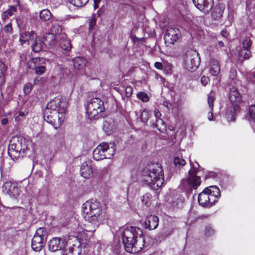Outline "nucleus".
<instances>
[{"instance_id": "obj_17", "label": "nucleus", "mask_w": 255, "mask_h": 255, "mask_svg": "<svg viewBox=\"0 0 255 255\" xmlns=\"http://www.w3.org/2000/svg\"><path fill=\"white\" fill-rule=\"evenodd\" d=\"M158 223V218L156 216L150 215L146 217L144 226L145 229L152 230L157 228Z\"/></svg>"}, {"instance_id": "obj_52", "label": "nucleus", "mask_w": 255, "mask_h": 255, "mask_svg": "<svg viewBox=\"0 0 255 255\" xmlns=\"http://www.w3.org/2000/svg\"><path fill=\"white\" fill-rule=\"evenodd\" d=\"M4 30L6 32L11 33L12 30V28L11 24L9 23L8 24H7L6 25H5L4 28Z\"/></svg>"}, {"instance_id": "obj_34", "label": "nucleus", "mask_w": 255, "mask_h": 255, "mask_svg": "<svg viewBox=\"0 0 255 255\" xmlns=\"http://www.w3.org/2000/svg\"><path fill=\"white\" fill-rule=\"evenodd\" d=\"M43 44L47 46H52L55 43L54 36L50 33L45 34L43 37Z\"/></svg>"}, {"instance_id": "obj_57", "label": "nucleus", "mask_w": 255, "mask_h": 255, "mask_svg": "<svg viewBox=\"0 0 255 255\" xmlns=\"http://www.w3.org/2000/svg\"><path fill=\"white\" fill-rule=\"evenodd\" d=\"M95 19H92L91 21L90 22V27H92V26L94 25L95 24Z\"/></svg>"}, {"instance_id": "obj_1", "label": "nucleus", "mask_w": 255, "mask_h": 255, "mask_svg": "<svg viewBox=\"0 0 255 255\" xmlns=\"http://www.w3.org/2000/svg\"><path fill=\"white\" fill-rule=\"evenodd\" d=\"M125 250L129 253L140 252L144 246L145 240L140 228L133 226L123 227L120 229Z\"/></svg>"}, {"instance_id": "obj_6", "label": "nucleus", "mask_w": 255, "mask_h": 255, "mask_svg": "<svg viewBox=\"0 0 255 255\" xmlns=\"http://www.w3.org/2000/svg\"><path fill=\"white\" fill-rule=\"evenodd\" d=\"M29 141L23 137H18L16 141H10L8 153L13 160H16L23 156L28 148Z\"/></svg>"}, {"instance_id": "obj_33", "label": "nucleus", "mask_w": 255, "mask_h": 255, "mask_svg": "<svg viewBox=\"0 0 255 255\" xmlns=\"http://www.w3.org/2000/svg\"><path fill=\"white\" fill-rule=\"evenodd\" d=\"M214 98L213 96L211 94H209L208 96V103L209 108L210 109V111L209 112L208 115V119L210 121H212L213 120V109L214 107Z\"/></svg>"}, {"instance_id": "obj_46", "label": "nucleus", "mask_w": 255, "mask_h": 255, "mask_svg": "<svg viewBox=\"0 0 255 255\" xmlns=\"http://www.w3.org/2000/svg\"><path fill=\"white\" fill-rule=\"evenodd\" d=\"M45 70L46 68L44 65L43 66H40V67L36 68V69H35V73L38 75H41L45 72Z\"/></svg>"}, {"instance_id": "obj_8", "label": "nucleus", "mask_w": 255, "mask_h": 255, "mask_svg": "<svg viewBox=\"0 0 255 255\" xmlns=\"http://www.w3.org/2000/svg\"><path fill=\"white\" fill-rule=\"evenodd\" d=\"M190 164L191 169L188 171L189 177L186 179H182L181 183L184 187L196 189L201 184L200 177L196 175L200 166L197 162H195L194 165L191 160H190Z\"/></svg>"}, {"instance_id": "obj_5", "label": "nucleus", "mask_w": 255, "mask_h": 255, "mask_svg": "<svg viewBox=\"0 0 255 255\" xmlns=\"http://www.w3.org/2000/svg\"><path fill=\"white\" fill-rule=\"evenodd\" d=\"M220 196V191L216 186L205 188L198 195V202L203 207L211 206L217 201Z\"/></svg>"}, {"instance_id": "obj_45", "label": "nucleus", "mask_w": 255, "mask_h": 255, "mask_svg": "<svg viewBox=\"0 0 255 255\" xmlns=\"http://www.w3.org/2000/svg\"><path fill=\"white\" fill-rule=\"evenodd\" d=\"M32 89V85L30 83H27L23 87V92L25 95H28Z\"/></svg>"}, {"instance_id": "obj_25", "label": "nucleus", "mask_w": 255, "mask_h": 255, "mask_svg": "<svg viewBox=\"0 0 255 255\" xmlns=\"http://www.w3.org/2000/svg\"><path fill=\"white\" fill-rule=\"evenodd\" d=\"M51 27L50 28V33L52 34L53 35L54 34L59 35V37H60L61 34L63 33H62V29L60 23L53 19H51Z\"/></svg>"}, {"instance_id": "obj_26", "label": "nucleus", "mask_w": 255, "mask_h": 255, "mask_svg": "<svg viewBox=\"0 0 255 255\" xmlns=\"http://www.w3.org/2000/svg\"><path fill=\"white\" fill-rule=\"evenodd\" d=\"M45 59L43 58L36 57L32 58L31 60L27 63V66L29 68L36 69V68L43 66L45 64Z\"/></svg>"}, {"instance_id": "obj_11", "label": "nucleus", "mask_w": 255, "mask_h": 255, "mask_svg": "<svg viewBox=\"0 0 255 255\" xmlns=\"http://www.w3.org/2000/svg\"><path fill=\"white\" fill-rule=\"evenodd\" d=\"M2 192L8 194L10 197L16 199L19 195V191L17 183L9 180L4 182L2 188Z\"/></svg>"}, {"instance_id": "obj_15", "label": "nucleus", "mask_w": 255, "mask_h": 255, "mask_svg": "<svg viewBox=\"0 0 255 255\" xmlns=\"http://www.w3.org/2000/svg\"><path fill=\"white\" fill-rule=\"evenodd\" d=\"M229 98L233 104L232 106L239 107V104L242 102V96L237 88L234 86H232V88H230Z\"/></svg>"}, {"instance_id": "obj_31", "label": "nucleus", "mask_w": 255, "mask_h": 255, "mask_svg": "<svg viewBox=\"0 0 255 255\" xmlns=\"http://www.w3.org/2000/svg\"><path fill=\"white\" fill-rule=\"evenodd\" d=\"M17 10L16 5H11L9 6V8L4 11L1 14V18L3 20H5L9 17L11 16L14 12Z\"/></svg>"}, {"instance_id": "obj_23", "label": "nucleus", "mask_w": 255, "mask_h": 255, "mask_svg": "<svg viewBox=\"0 0 255 255\" xmlns=\"http://www.w3.org/2000/svg\"><path fill=\"white\" fill-rule=\"evenodd\" d=\"M209 72L213 76H217L220 72L221 68L218 60L212 59L209 62Z\"/></svg>"}, {"instance_id": "obj_10", "label": "nucleus", "mask_w": 255, "mask_h": 255, "mask_svg": "<svg viewBox=\"0 0 255 255\" xmlns=\"http://www.w3.org/2000/svg\"><path fill=\"white\" fill-rule=\"evenodd\" d=\"M198 53L193 50L188 51L184 59L185 68L189 71L196 70L199 65Z\"/></svg>"}, {"instance_id": "obj_24", "label": "nucleus", "mask_w": 255, "mask_h": 255, "mask_svg": "<svg viewBox=\"0 0 255 255\" xmlns=\"http://www.w3.org/2000/svg\"><path fill=\"white\" fill-rule=\"evenodd\" d=\"M62 251V255H79L80 254L78 246L75 244L71 245L70 243L68 248L65 246Z\"/></svg>"}, {"instance_id": "obj_28", "label": "nucleus", "mask_w": 255, "mask_h": 255, "mask_svg": "<svg viewBox=\"0 0 255 255\" xmlns=\"http://www.w3.org/2000/svg\"><path fill=\"white\" fill-rule=\"evenodd\" d=\"M32 50L34 52H38L41 50L43 45V43L40 39L36 36L31 43L30 44Z\"/></svg>"}, {"instance_id": "obj_58", "label": "nucleus", "mask_w": 255, "mask_h": 255, "mask_svg": "<svg viewBox=\"0 0 255 255\" xmlns=\"http://www.w3.org/2000/svg\"><path fill=\"white\" fill-rule=\"evenodd\" d=\"M7 120L6 119H3L1 120V123L2 125H5L6 124Z\"/></svg>"}, {"instance_id": "obj_43", "label": "nucleus", "mask_w": 255, "mask_h": 255, "mask_svg": "<svg viewBox=\"0 0 255 255\" xmlns=\"http://www.w3.org/2000/svg\"><path fill=\"white\" fill-rule=\"evenodd\" d=\"M251 46V40L249 37L246 38L243 42V46L246 50H249Z\"/></svg>"}, {"instance_id": "obj_13", "label": "nucleus", "mask_w": 255, "mask_h": 255, "mask_svg": "<svg viewBox=\"0 0 255 255\" xmlns=\"http://www.w3.org/2000/svg\"><path fill=\"white\" fill-rule=\"evenodd\" d=\"M88 225L90 228H92V225L91 224H89V222H88V223L85 225L84 229L81 227H78L76 229V233H77V238H74L75 241H77V239L81 241H88L90 239V237L92 236L94 231H91L90 233V231L86 230Z\"/></svg>"}, {"instance_id": "obj_7", "label": "nucleus", "mask_w": 255, "mask_h": 255, "mask_svg": "<svg viewBox=\"0 0 255 255\" xmlns=\"http://www.w3.org/2000/svg\"><path fill=\"white\" fill-rule=\"evenodd\" d=\"M86 114L90 120L96 119L105 110L104 102L99 98H93L85 103Z\"/></svg>"}, {"instance_id": "obj_54", "label": "nucleus", "mask_w": 255, "mask_h": 255, "mask_svg": "<svg viewBox=\"0 0 255 255\" xmlns=\"http://www.w3.org/2000/svg\"><path fill=\"white\" fill-rule=\"evenodd\" d=\"M154 114L156 118V120H157L158 119H161L160 117L161 116V114L158 109L154 110Z\"/></svg>"}, {"instance_id": "obj_29", "label": "nucleus", "mask_w": 255, "mask_h": 255, "mask_svg": "<svg viewBox=\"0 0 255 255\" xmlns=\"http://www.w3.org/2000/svg\"><path fill=\"white\" fill-rule=\"evenodd\" d=\"M239 109V107L231 106L229 107L226 111V118L228 122H233L235 119L236 111Z\"/></svg>"}, {"instance_id": "obj_47", "label": "nucleus", "mask_w": 255, "mask_h": 255, "mask_svg": "<svg viewBox=\"0 0 255 255\" xmlns=\"http://www.w3.org/2000/svg\"><path fill=\"white\" fill-rule=\"evenodd\" d=\"M24 116H25V114L24 112H21V111L16 112L14 114L15 120L17 122L20 121L21 120L20 117L23 118Z\"/></svg>"}, {"instance_id": "obj_14", "label": "nucleus", "mask_w": 255, "mask_h": 255, "mask_svg": "<svg viewBox=\"0 0 255 255\" xmlns=\"http://www.w3.org/2000/svg\"><path fill=\"white\" fill-rule=\"evenodd\" d=\"M180 33L178 29L171 27L166 30L164 38L166 43L173 44L180 37Z\"/></svg>"}, {"instance_id": "obj_35", "label": "nucleus", "mask_w": 255, "mask_h": 255, "mask_svg": "<svg viewBox=\"0 0 255 255\" xmlns=\"http://www.w3.org/2000/svg\"><path fill=\"white\" fill-rule=\"evenodd\" d=\"M245 117L250 122H255V105H253L249 107L248 113L246 114Z\"/></svg>"}, {"instance_id": "obj_39", "label": "nucleus", "mask_w": 255, "mask_h": 255, "mask_svg": "<svg viewBox=\"0 0 255 255\" xmlns=\"http://www.w3.org/2000/svg\"><path fill=\"white\" fill-rule=\"evenodd\" d=\"M69 2L77 7H81L86 5L89 0H68Z\"/></svg>"}, {"instance_id": "obj_60", "label": "nucleus", "mask_w": 255, "mask_h": 255, "mask_svg": "<svg viewBox=\"0 0 255 255\" xmlns=\"http://www.w3.org/2000/svg\"><path fill=\"white\" fill-rule=\"evenodd\" d=\"M99 7V3H94V8L95 9L98 8Z\"/></svg>"}, {"instance_id": "obj_53", "label": "nucleus", "mask_w": 255, "mask_h": 255, "mask_svg": "<svg viewBox=\"0 0 255 255\" xmlns=\"http://www.w3.org/2000/svg\"><path fill=\"white\" fill-rule=\"evenodd\" d=\"M154 66L158 70H162L163 69V65L161 62H156L154 63Z\"/></svg>"}, {"instance_id": "obj_63", "label": "nucleus", "mask_w": 255, "mask_h": 255, "mask_svg": "<svg viewBox=\"0 0 255 255\" xmlns=\"http://www.w3.org/2000/svg\"><path fill=\"white\" fill-rule=\"evenodd\" d=\"M250 53L248 52H246L245 53V58H248L249 57Z\"/></svg>"}, {"instance_id": "obj_36", "label": "nucleus", "mask_w": 255, "mask_h": 255, "mask_svg": "<svg viewBox=\"0 0 255 255\" xmlns=\"http://www.w3.org/2000/svg\"><path fill=\"white\" fill-rule=\"evenodd\" d=\"M153 128H156L159 131L163 132L165 130L166 126L164 121L161 119L156 120L155 123L152 124Z\"/></svg>"}, {"instance_id": "obj_9", "label": "nucleus", "mask_w": 255, "mask_h": 255, "mask_svg": "<svg viewBox=\"0 0 255 255\" xmlns=\"http://www.w3.org/2000/svg\"><path fill=\"white\" fill-rule=\"evenodd\" d=\"M115 154V149L110 146L108 143L103 142L99 144L93 151V158L97 161L105 158L110 159Z\"/></svg>"}, {"instance_id": "obj_49", "label": "nucleus", "mask_w": 255, "mask_h": 255, "mask_svg": "<svg viewBox=\"0 0 255 255\" xmlns=\"http://www.w3.org/2000/svg\"><path fill=\"white\" fill-rule=\"evenodd\" d=\"M214 234V231L211 227H206L205 231V234L206 236L209 237Z\"/></svg>"}, {"instance_id": "obj_51", "label": "nucleus", "mask_w": 255, "mask_h": 255, "mask_svg": "<svg viewBox=\"0 0 255 255\" xmlns=\"http://www.w3.org/2000/svg\"><path fill=\"white\" fill-rule=\"evenodd\" d=\"M209 81V79L208 77H206L205 76H203L202 77L201 79V82L203 86H206Z\"/></svg>"}, {"instance_id": "obj_18", "label": "nucleus", "mask_w": 255, "mask_h": 255, "mask_svg": "<svg viewBox=\"0 0 255 255\" xmlns=\"http://www.w3.org/2000/svg\"><path fill=\"white\" fill-rule=\"evenodd\" d=\"M36 36V34L32 30L23 31L20 33L19 41L21 44L27 43V45H30Z\"/></svg>"}, {"instance_id": "obj_27", "label": "nucleus", "mask_w": 255, "mask_h": 255, "mask_svg": "<svg viewBox=\"0 0 255 255\" xmlns=\"http://www.w3.org/2000/svg\"><path fill=\"white\" fill-rule=\"evenodd\" d=\"M60 38L61 39L60 45L61 48L66 52L70 51L72 45L70 40L67 39L65 33L61 34Z\"/></svg>"}, {"instance_id": "obj_32", "label": "nucleus", "mask_w": 255, "mask_h": 255, "mask_svg": "<svg viewBox=\"0 0 255 255\" xmlns=\"http://www.w3.org/2000/svg\"><path fill=\"white\" fill-rule=\"evenodd\" d=\"M52 17V13L48 9L41 10L39 12V18L43 22L49 20Z\"/></svg>"}, {"instance_id": "obj_4", "label": "nucleus", "mask_w": 255, "mask_h": 255, "mask_svg": "<svg viewBox=\"0 0 255 255\" xmlns=\"http://www.w3.org/2000/svg\"><path fill=\"white\" fill-rule=\"evenodd\" d=\"M84 218L92 225V228L87 226L86 230L95 231L102 220V208L100 203L97 200L91 199L84 203L82 207Z\"/></svg>"}, {"instance_id": "obj_21", "label": "nucleus", "mask_w": 255, "mask_h": 255, "mask_svg": "<svg viewBox=\"0 0 255 255\" xmlns=\"http://www.w3.org/2000/svg\"><path fill=\"white\" fill-rule=\"evenodd\" d=\"M45 242L43 238L34 236L31 241L32 249L35 252H39L43 247Z\"/></svg>"}, {"instance_id": "obj_42", "label": "nucleus", "mask_w": 255, "mask_h": 255, "mask_svg": "<svg viewBox=\"0 0 255 255\" xmlns=\"http://www.w3.org/2000/svg\"><path fill=\"white\" fill-rule=\"evenodd\" d=\"M151 195L150 194L147 193L143 196L142 198V202L146 206H148L150 204V199Z\"/></svg>"}, {"instance_id": "obj_2", "label": "nucleus", "mask_w": 255, "mask_h": 255, "mask_svg": "<svg viewBox=\"0 0 255 255\" xmlns=\"http://www.w3.org/2000/svg\"><path fill=\"white\" fill-rule=\"evenodd\" d=\"M142 181L154 190H158L164 183V172L160 164L153 163L146 167L141 172Z\"/></svg>"}, {"instance_id": "obj_12", "label": "nucleus", "mask_w": 255, "mask_h": 255, "mask_svg": "<svg viewBox=\"0 0 255 255\" xmlns=\"http://www.w3.org/2000/svg\"><path fill=\"white\" fill-rule=\"evenodd\" d=\"M68 244L64 238L54 237L48 242L49 250L52 252L62 251Z\"/></svg>"}, {"instance_id": "obj_50", "label": "nucleus", "mask_w": 255, "mask_h": 255, "mask_svg": "<svg viewBox=\"0 0 255 255\" xmlns=\"http://www.w3.org/2000/svg\"><path fill=\"white\" fill-rule=\"evenodd\" d=\"M125 92L126 96L127 97H130L132 92V88L130 86L127 87V88H126Z\"/></svg>"}, {"instance_id": "obj_62", "label": "nucleus", "mask_w": 255, "mask_h": 255, "mask_svg": "<svg viewBox=\"0 0 255 255\" xmlns=\"http://www.w3.org/2000/svg\"><path fill=\"white\" fill-rule=\"evenodd\" d=\"M155 78L156 79H158V78H160L162 79V77L161 75H160L159 74L156 73L155 74Z\"/></svg>"}, {"instance_id": "obj_44", "label": "nucleus", "mask_w": 255, "mask_h": 255, "mask_svg": "<svg viewBox=\"0 0 255 255\" xmlns=\"http://www.w3.org/2000/svg\"><path fill=\"white\" fill-rule=\"evenodd\" d=\"M137 97L143 102H147L149 100L147 95L144 92H139L137 94Z\"/></svg>"}, {"instance_id": "obj_61", "label": "nucleus", "mask_w": 255, "mask_h": 255, "mask_svg": "<svg viewBox=\"0 0 255 255\" xmlns=\"http://www.w3.org/2000/svg\"><path fill=\"white\" fill-rule=\"evenodd\" d=\"M218 44H219L220 47H223L224 45L223 42L222 41H219L218 42Z\"/></svg>"}, {"instance_id": "obj_3", "label": "nucleus", "mask_w": 255, "mask_h": 255, "mask_svg": "<svg viewBox=\"0 0 255 255\" xmlns=\"http://www.w3.org/2000/svg\"><path fill=\"white\" fill-rule=\"evenodd\" d=\"M47 109L44 113V120L49 124H51L55 128L56 121L60 125L61 120L65 113L67 108L66 101L59 98H55L49 102L47 105Z\"/></svg>"}, {"instance_id": "obj_40", "label": "nucleus", "mask_w": 255, "mask_h": 255, "mask_svg": "<svg viewBox=\"0 0 255 255\" xmlns=\"http://www.w3.org/2000/svg\"><path fill=\"white\" fill-rule=\"evenodd\" d=\"M174 163L176 166L179 167L185 165L186 161L182 158H180L179 156H177L175 157L174 159Z\"/></svg>"}, {"instance_id": "obj_19", "label": "nucleus", "mask_w": 255, "mask_h": 255, "mask_svg": "<svg viewBox=\"0 0 255 255\" xmlns=\"http://www.w3.org/2000/svg\"><path fill=\"white\" fill-rule=\"evenodd\" d=\"M195 6L202 11H207L211 8L212 0H192Z\"/></svg>"}, {"instance_id": "obj_48", "label": "nucleus", "mask_w": 255, "mask_h": 255, "mask_svg": "<svg viewBox=\"0 0 255 255\" xmlns=\"http://www.w3.org/2000/svg\"><path fill=\"white\" fill-rule=\"evenodd\" d=\"M184 202V199L183 198H178L176 201H173L172 203V206L173 207H179Z\"/></svg>"}, {"instance_id": "obj_64", "label": "nucleus", "mask_w": 255, "mask_h": 255, "mask_svg": "<svg viewBox=\"0 0 255 255\" xmlns=\"http://www.w3.org/2000/svg\"><path fill=\"white\" fill-rule=\"evenodd\" d=\"M164 106H165L168 109H169V106H170V105L167 103H165L164 104Z\"/></svg>"}, {"instance_id": "obj_30", "label": "nucleus", "mask_w": 255, "mask_h": 255, "mask_svg": "<svg viewBox=\"0 0 255 255\" xmlns=\"http://www.w3.org/2000/svg\"><path fill=\"white\" fill-rule=\"evenodd\" d=\"M237 71L235 69H231L229 73L230 86H234V85L236 86L237 85L240 84V81L236 79Z\"/></svg>"}, {"instance_id": "obj_38", "label": "nucleus", "mask_w": 255, "mask_h": 255, "mask_svg": "<svg viewBox=\"0 0 255 255\" xmlns=\"http://www.w3.org/2000/svg\"><path fill=\"white\" fill-rule=\"evenodd\" d=\"M7 70V66L4 62L0 61V78L4 80Z\"/></svg>"}, {"instance_id": "obj_37", "label": "nucleus", "mask_w": 255, "mask_h": 255, "mask_svg": "<svg viewBox=\"0 0 255 255\" xmlns=\"http://www.w3.org/2000/svg\"><path fill=\"white\" fill-rule=\"evenodd\" d=\"M47 233L46 230L43 228H38L34 236H37L40 238H43L44 240L46 241Z\"/></svg>"}, {"instance_id": "obj_55", "label": "nucleus", "mask_w": 255, "mask_h": 255, "mask_svg": "<svg viewBox=\"0 0 255 255\" xmlns=\"http://www.w3.org/2000/svg\"><path fill=\"white\" fill-rule=\"evenodd\" d=\"M111 250V246H107L105 248V250H103L104 252H106V253L104 254L105 255H110V254L108 253V251Z\"/></svg>"}, {"instance_id": "obj_20", "label": "nucleus", "mask_w": 255, "mask_h": 255, "mask_svg": "<svg viewBox=\"0 0 255 255\" xmlns=\"http://www.w3.org/2000/svg\"><path fill=\"white\" fill-rule=\"evenodd\" d=\"M86 60L83 57H76L73 59V66L75 70L79 71L80 73H83L84 72Z\"/></svg>"}, {"instance_id": "obj_59", "label": "nucleus", "mask_w": 255, "mask_h": 255, "mask_svg": "<svg viewBox=\"0 0 255 255\" xmlns=\"http://www.w3.org/2000/svg\"><path fill=\"white\" fill-rule=\"evenodd\" d=\"M165 69H166L167 71H170L171 69V65L170 64L167 65L165 67Z\"/></svg>"}, {"instance_id": "obj_22", "label": "nucleus", "mask_w": 255, "mask_h": 255, "mask_svg": "<svg viewBox=\"0 0 255 255\" xmlns=\"http://www.w3.org/2000/svg\"><path fill=\"white\" fill-rule=\"evenodd\" d=\"M115 128V122L111 118H107L103 122V129L107 135L111 134Z\"/></svg>"}, {"instance_id": "obj_56", "label": "nucleus", "mask_w": 255, "mask_h": 255, "mask_svg": "<svg viewBox=\"0 0 255 255\" xmlns=\"http://www.w3.org/2000/svg\"><path fill=\"white\" fill-rule=\"evenodd\" d=\"M221 34L223 36L226 37L228 36V32L226 31H222Z\"/></svg>"}, {"instance_id": "obj_41", "label": "nucleus", "mask_w": 255, "mask_h": 255, "mask_svg": "<svg viewBox=\"0 0 255 255\" xmlns=\"http://www.w3.org/2000/svg\"><path fill=\"white\" fill-rule=\"evenodd\" d=\"M149 112L147 110H143L140 115L141 122L146 123L148 121L149 117Z\"/></svg>"}, {"instance_id": "obj_16", "label": "nucleus", "mask_w": 255, "mask_h": 255, "mask_svg": "<svg viewBox=\"0 0 255 255\" xmlns=\"http://www.w3.org/2000/svg\"><path fill=\"white\" fill-rule=\"evenodd\" d=\"M93 167L91 161L84 162L80 168V174L85 178H89L93 174Z\"/></svg>"}]
</instances>
